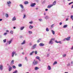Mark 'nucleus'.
Returning a JSON list of instances; mask_svg holds the SVG:
<instances>
[{
    "instance_id": "f257e3e1",
    "label": "nucleus",
    "mask_w": 73,
    "mask_h": 73,
    "mask_svg": "<svg viewBox=\"0 0 73 73\" xmlns=\"http://www.w3.org/2000/svg\"><path fill=\"white\" fill-rule=\"evenodd\" d=\"M11 3L12 2L10 1H8L7 2V4L8 7H11Z\"/></svg>"
},
{
    "instance_id": "f03ea898",
    "label": "nucleus",
    "mask_w": 73,
    "mask_h": 73,
    "mask_svg": "<svg viewBox=\"0 0 73 73\" xmlns=\"http://www.w3.org/2000/svg\"><path fill=\"white\" fill-rule=\"evenodd\" d=\"M36 3H31V4L30 5V6L32 7H34L35 5H36Z\"/></svg>"
},
{
    "instance_id": "7ed1b4c3",
    "label": "nucleus",
    "mask_w": 73,
    "mask_h": 73,
    "mask_svg": "<svg viewBox=\"0 0 73 73\" xmlns=\"http://www.w3.org/2000/svg\"><path fill=\"white\" fill-rule=\"evenodd\" d=\"M37 64V61L36 60H34V61L33 62V65H35Z\"/></svg>"
},
{
    "instance_id": "20e7f679",
    "label": "nucleus",
    "mask_w": 73,
    "mask_h": 73,
    "mask_svg": "<svg viewBox=\"0 0 73 73\" xmlns=\"http://www.w3.org/2000/svg\"><path fill=\"white\" fill-rule=\"evenodd\" d=\"M36 47V44H35L33 47L31 48V49H35Z\"/></svg>"
},
{
    "instance_id": "39448f33",
    "label": "nucleus",
    "mask_w": 73,
    "mask_h": 73,
    "mask_svg": "<svg viewBox=\"0 0 73 73\" xmlns=\"http://www.w3.org/2000/svg\"><path fill=\"white\" fill-rule=\"evenodd\" d=\"M70 37L68 36L67 38H66L64 39V40H66L67 41H69L70 40Z\"/></svg>"
},
{
    "instance_id": "423d86ee",
    "label": "nucleus",
    "mask_w": 73,
    "mask_h": 73,
    "mask_svg": "<svg viewBox=\"0 0 73 73\" xmlns=\"http://www.w3.org/2000/svg\"><path fill=\"white\" fill-rule=\"evenodd\" d=\"M3 66L2 64L0 65V69L1 70H3Z\"/></svg>"
},
{
    "instance_id": "0eeeda50",
    "label": "nucleus",
    "mask_w": 73,
    "mask_h": 73,
    "mask_svg": "<svg viewBox=\"0 0 73 73\" xmlns=\"http://www.w3.org/2000/svg\"><path fill=\"white\" fill-rule=\"evenodd\" d=\"M12 39L10 40L9 41H8L7 42L8 43V44H9V45L11 44V43L12 42Z\"/></svg>"
},
{
    "instance_id": "6e6552de",
    "label": "nucleus",
    "mask_w": 73,
    "mask_h": 73,
    "mask_svg": "<svg viewBox=\"0 0 73 73\" xmlns=\"http://www.w3.org/2000/svg\"><path fill=\"white\" fill-rule=\"evenodd\" d=\"M15 53H16V52L13 51L12 54V57H14V54H15Z\"/></svg>"
},
{
    "instance_id": "1a4fd4ad",
    "label": "nucleus",
    "mask_w": 73,
    "mask_h": 73,
    "mask_svg": "<svg viewBox=\"0 0 73 73\" xmlns=\"http://www.w3.org/2000/svg\"><path fill=\"white\" fill-rule=\"evenodd\" d=\"M53 40V39H51L50 41L49 42V44H52L53 43H52V40Z\"/></svg>"
},
{
    "instance_id": "9d476101",
    "label": "nucleus",
    "mask_w": 73,
    "mask_h": 73,
    "mask_svg": "<svg viewBox=\"0 0 73 73\" xmlns=\"http://www.w3.org/2000/svg\"><path fill=\"white\" fill-rule=\"evenodd\" d=\"M52 6H53L52 5H50L48 6L47 8H51V7H52Z\"/></svg>"
},
{
    "instance_id": "9b49d317",
    "label": "nucleus",
    "mask_w": 73,
    "mask_h": 73,
    "mask_svg": "<svg viewBox=\"0 0 73 73\" xmlns=\"http://www.w3.org/2000/svg\"><path fill=\"white\" fill-rule=\"evenodd\" d=\"M47 69H48V70H51V67H50V66H48L47 67Z\"/></svg>"
},
{
    "instance_id": "f8f14e48",
    "label": "nucleus",
    "mask_w": 73,
    "mask_h": 73,
    "mask_svg": "<svg viewBox=\"0 0 73 73\" xmlns=\"http://www.w3.org/2000/svg\"><path fill=\"white\" fill-rule=\"evenodd\" d=\"M56 1H54V2L52 3V6L53 5H56Z\"/></svg>"
},
{
    "instance_id": "ddd939ff",
    "label": "nucleus",
    "mask_w": 73,
    "mask_h": 73,
    "mask_svg": "<svg viewBox=\"0 0 73 73\" xmlns=\"http://www.w3.org/2000/svg\"><path fill=\"white\" fill-rule=\"evenodd\" d=\"M9 71H11V70H12V67H11V66H9Z\"/></svg>"
},
{
    "instance_id": "4468645a",
    "label": "nucleus",
    "mask_w": 73,
    "mask_h": 73,
    "mask_svg": "<svg viewBox=\"0 0 73 73\" xmlns=\"http://www.w3.org/2000/svg\"><path fill=\"white\" fill-rule=\"evenodd\" d=\"M37 60L39 61H41V60H40V58L39 56H37Z\"/></svg>"
},
{
    "instance_id": "2eb2a0df",
    "label": "nucleus",
    "mask_w": 73,
    "mask_h": 73,
    "mask_svg": "<svg viewBox=\"0 0 73 73\" xmlns=\"http://www.w3.org/2000/svg\"><path fill=\"white\" fill-rule=\"evenodd\" d=\"M16 20V17H14L12 19V21H15Z\"/></svg>"
},
{
    "instance_id": "dca6fc26",
    "label": "nucleus",
    "mask_w": 73,
    "mask_h": 73,
    "mask_svg": "<svg viewBox=\"0 0 73 73\" xmlns=\"http://www.w3.org/2000/svg\"><path fill=\"white\" fill-rule=\"evenodd\" d=\"M44 46V44L43 43H40L39 44V46Z\"/></svg>"
},
{
    "instance_id": "f3484780",
    "label": "nucleus",
    "mask_w": 73,
    "mask_h": 73,
    "mask_svg": "<svg viewBox=\"0 0 73 73\" xmlns=\"http://www.w3.org/2000/svg\"><path fill=\"white\" fill-rule=\"evenodd\" d=\"M24 4H28L29 3V2L28 1H25L24 3Z\"/></svg>"
},
{
    "instance_id": "a211bd4d",
    "label": "nucleus",
    "mask_w": 73,
    "mask_h": 73,
    "mask_svg": "<svg viewBox=\"0 0 73 73\" xmlns=\"http://www.w3.org/2000/svg\"><path fill=\"white\" fill-rule=\"evenodd\" d=\"M14 62V60H12L11 61V65H13V62Z\"/></svg>"
},
{
    "instance_id": "6ab92c4d",
    "label": "nucleus",
    "mask_w": 73,
    "mask_h": 73,
    "mask_svg": "<svg viewBox=\"0 0 73 73\" xmlns=\"http://www.w3.org/2000/svg\"><path fill=\"white\" fill-rule=\"evenodd\" d=\"M33 28V26H32V25H30L29 26V28L30 29H32Z\"/></svg>"
},
{
    "instance_id": "aec40b11",
    "label": "nucleus",
    "mask_w": 73,
    "mask_h": 73,
    "mask_svg": "<svg viewBox=\"0 0 73 73\" xmlns=\"http://www.w3.org/2000/svg\"><path fill=\"white\" fill-rule=\"evenodd\" d=\"M44 18L45 19L47 20V19H49V17H48V16H46L44 17Z\"/></svg>"
},
{
    "instance_id": "412c9836",
    "label": "nucleus",
    "mask_w": 73,
    "mask_h": 73,
    "mask_svg": "<svg viewBox=\"0 0 73 73\" xmlns=\"http://www.w3.org/2000/svg\"><path fill=\"white\" fill-rule=\"evenodd\" d=\"M19 6L21 7V8H24V6L21 4L19 5Z\"/></svg>"
},
{
    "instance_id": "4be33fe9",
    "label": "nucleus",
    "mask_w": 73,
    "mask_h": 73,
    "mask_svg": "<svg viewBox=\"0 0 73 73\" xmlns=\"http://www.w3.org/2000/svg\"><path fill=\"white\" fill-rule=\"evenodd\" d=\"M52 33V34L54 35L55 34V32L54 31H53V30H51Z\"/></svg>"
},
{
    "instance_id": "5701e85b",
    "label": "nucleus",
    "mask_w": 73,
    "mask_h": 73,
    "mask_svg": "<svg viewBox=\"0 0 73 73\" xmlns=\"http://www.w3.org/2000/svg\"><path fill=\"white\" fill-rule=\"evenodd\" d=\"M68 27V25H65L63 26V28H66Z\"/></svg>"
},
{
    "instance_id": "b1692460",
    "label": "nucleus",
    "mask_w": 73,
    "mask_h": 73,
    "mask_svg": "<svg viewBox=\"0 0 73 73\" xmlns=\"http://www.w3.org/2000/svg\"><path fill=\"white\" fill-rule=\"evenodd\" d=\"M24 28H25V27H21L20 28L21 30H23V29H24Z\"/></svg>"
},
{
    "instance_id": "393cba45",
    "label": "nucleus",
    "mask_w": 73,
    "mask_h": 73,
    "mask_svg": "<svg viewBox=\"0 0 73 73\" xmlns=\"http://www.w3.org/2000/svg\"><path fill=\"white\" fill-rule=\"evenodd\" d=\"M25 43V40H24L23 42L22 43H21V45H23V44H24Z\"/></svg>"
},
{
    "instance_id": "a878e982",
    "label": "nucleus",
    "mask_w": 73,
    "mask_h": 73,
    "mask_svg": "<svg viewBox=\"0 0 73 73\" xmlns=\"http://www.w3.org/2000/svg\"><path fill=\"white\" fill-rule=\"evenodd\" d=\"M34 52H35L34 51L30 53V55H32V54H33L34 53Z\"/></svg>"
},
{
    "instance_id": "bb28decb",
    "label": "nucleus",
    "mask_w": 73,
    "mask_h": 73,
    "mask_svg": "<svg viewBox=\"0 0 73 73\" xmlns=\"http://www.w3.org/2000/svg\"><path fill=\"white\" fill-rule=\"evenodd\" d=\"M18 66H19V67H21L22 66V64H18Z\"/></svg>"
},
{
    "instance_id": "cd10ccee",
    "label": "nucleus",
    "mask_w": 73,
    "mask_h": 73,
    "mask_svg": "<svg viewBox=\"0 0 73 73\" xmlns=\"http://www.w3.org/2000/svg\"><path fill=\"white\" fill-rule=\"evenodd\" d=\"M57 64V62H55L53 64V65H55V64Z\"/></svg>"
},
{
    "instance_id": "c85d7f7f",
    "label": "nucleus",
    "mask_w": 73,
    "mask_h": 73,
    "mask_svg": "<svg viewBox=\"0 0 73 73\" xmlns=\"http://www.w3.org/2000/svg\"><path fill=\"white\" fill-rule=\"evenodd\" d=\"M5 16L6 17H9V16H8V14H6Z\"/></svg>"
},
{
    "instance_id": "c756f323",
    "label": "nucleus",
    "mask_w": 73,
    "mask_h": 73,
    "mask_svg": "<svg viewBox=\"0 0 73 73\" xmlns=\"http://www.w3.org/2000/svg\"><path fill=\"white\" fill-rule=\"evenodd\" d=\"M29 34H32V31H29Z\"/></svg>"
},
{
    "instance_id": "7c9ffc66",
    "label": "nucleus",
    "mask_w": 73,
    "mask_h": 73,
    "mask_svg": "<svg viewBox=\"0 0 73 73\" xmlns=\"http://www.w3.org/2000/svg\"><path fill=\"white\" fill-rule=\"evenodd\" d=\"M10 33H11V34H13V31H11L10 32Z\"/></svg>"
},
{
    "instance_id": "2f4dec72",
    "label": "nucleus",
    "mask_w": 73,
    "mask_h": 73,
    "mask_svg": "<svg viewBox=\"0 0 73 73\" xmlns=\"http://www.w3.org/2000/svg\"><path fill=\"white\" fill-rule=\"evenodd\" d=\"M40 41H41V39H39L37 40V42H40Z\"/></svg>"
},
{
    "instance_id": "473e14b6",
    "label": "nucleus",
    "mask_w": 73,
    "mask_h": 73,
    "mask_svg": "<svg viewBox=\"0 0 73 73\" xmlns=\"http://www.w3.org/2000/svg\"><path fill=\"white\" fill-rule=\"evenodd\" d=\"M21 12H25V9H23V10L21 11Z\"/></svg>"
},
{
    "instance_id": "72a5a7b5",
    "label": "nucleus",
    "mask_w": 73,
    "mask_h": 73,
    "mask_svg": "<svg viewBox=\"0 0 73 73\" xmlns=\"http://www.w3.org/2000/svg\"><path fill=\"white\" fill-rule=\"evenodd\" d=\"M17 73V70H15V71L13 73Z\"/></svg>"
},
{
    "instance_id": "f704fd0d",
    "label": "nucleus",
    "mask_w": 73,
    "mask_h": 73,
    "mask_svg": "<svg viewBox=\"0 0 73 73\" xmlns=\"http://www.w3.org/2000/svg\"><path fill=\"white\" fill-rule=\"evenodd\" d=\"M6 40H7V39H6L4 40H3L4 42V43L6 42Z\"/></svg>"
},
{
    "instance_id": "c9c22d12",
    "label": "nucleus",
    "mask_w": 73,
    "mask_h": 73,
    "mask_svg": "<svg viewBox=\"0 0 73 73\" xmlns=\"http://www.w3.org/2000/svg\"><path fill=\"white\" fill-rule=\"evenodd\" d=\"M13 68L14 69H16V67L15 66H13Z\"/></svg>"
},
{
    "instance_id": "e433bc0d",
    "label": "nucleus",
    "mask_w": 73,
    "mask_h": 73,
    "mask_svg": "<svg viewBox=\"0 0 73 73\" xmlns=\"http://www.w3.org/2000/svg\"><path fill=\"white\" fill-rule=\"evenodd\" d=\"M46 31H47V32L49 31V29H48V28H46Z\"/></svg>"
},
{
    "instance_id": "4c0bfd02",
    "label": "nucleus",
    "mask_w": 73,
    "mask_h": 73,
    "mask_svg": "<svg viewBox=\"0 0 73 73\" xmlns=\"http://www.w3.org/2000/svg\"><path fill=\"white\" fill-rule=\"evenodd\" d=\"M29 23H30V24H32L33 23V21H31V22H29Z\"/></svg>"
},
{
    "instance_id": "58836bf2",
    "label": "nucleus",
    "mask_w": 73,
    "mask_h": 73,
    "mask_svg": "<svg viewBox=\"0 0 73 73\" xmlns=\"http://www.w3.org/2000/svg\"><path fill=\"white\" fill-rule=\"evenodd\" d=\"M73 2H71L68 4L69 5H70V4H73Z\"/></svg>"
},
{
    "instance_id": "ea45409f",
    "label": "nucleus",
    "mask_w": 73,
    "mask_h": 73,
    "mask_svg": "<svg viewBox=\"0 0 73 73\" xmlns=\"http://www.w3.org/2000/svg\"><path fill=\"white\" fill-rule=\"evenodd\" d=\"M66 54H64L63 55V57H65L66 56Z\"/></svg>"
},
{
    "instance_id": "a19ab883",
    "label": "nucleus",
    "mask_w": 73,
    "mask_h": 73,
    "mask_svg": "<svg viewBox=\"0 0 73 73\" xmlns=\"http://www.w3.org/2000/svg\"><path fill=\"white\" fill-rule=\"evenodd\" d=\"M7 33H4V35L5 36V35H7Z\"/></svg>"
},
{
    "instance_id": "79ce46f5",
    "label": "nucleus",
    "mask_w": 73,
    "mask_h": 73,
    "mask_svg": "<svg viewBox=\"0 0 73 73\" xmlns=\"http://www.w3.org/2000/svg\"><path fill=\"white\" fill-rule=\"evenodd\" d=\"M25 60H26L27 61H28V59L27 58V57H25Z\"/></svg>"
},
{
    "instance_id": "37998d69",
    "label": "nucleus",
    "mask_w": 73,
    "mask_h": 73,
    "mask_svg": "<svg viewBox=\"0 0 73 73\" xmlns=\"http://www.w3.org/2000/svg\"><path fill=\"white\" fill-rule=\"evenodd\" d=\"M73 15H71V19H72H72H73Z\"/></svg>"
},
{
    "instance_id": "c03bdc74",
    "label": "nucleus",
    "mask_w": 73,
    "mask_h": 73,
    "mask_svg": "<svg viewBox=\"0 0 73 73\" xmlns=\"http://www.w3.org/2000/svg\"><path fill=\"white\" fill-rule=\"evenodd\" d=\"M25 17H26L25 15H24V16L23 17V19H24L25 18Z\"/></svg>"
},
{
    "instance_id": "a18cd8bd",
    "label": "nucleus",
    "mask_w": 73,
    "mask_h": 73,
    "mask_svg": "<svg viewBox=\"0 0 73 73\" xmlns=\"http://www.w3.org/2000/svg\"><path fill=\"white\" fill-rule=\"evenodd\" d=\"M55 42L56 43H58V42L57 40H55Z\"/></svg>"
},
{
    "instance_id": "49530a36",
    "label": "nucleus",
    "mask_w": 73,
    "mask_h": 73,
    "mask_svg": "<svg viewBox=\"0 0 73 73\" xmlns=\"http://www.w3.org/2000/svg\"><path fill=\"white\" fill-rule=\"evenodd\" d=\"M39 20L40 21H42V19H39Z\"/></svg>"
},
{
    "instance_id": "de8ad7c7",
    "label": "nucleus",
    "mask_w": 73,
    "mask_h": 73,
    "mask_svg": "<svg viewBox=\"0 0 73 73\" xmlns=\"http://www.w3.org/2000/svg\"><path fill=\"white\" fill-rule=\"evenodd\" d=\"M35 54H37V51H36L35 52Z\"/></svg>"
},
{
    "instance_id": "09e8293b",
    "label": "nucleus",
    "mask_w": 73,
    "mask_h": 73,
    "mask_svg": "<svg viewBox=\"0 0 73 73\" xmlns=\"http://www.w3.org/2000/svg\"><path fill=\"white\" fill-rule=\"evenodd\" d=\"M58 43L61 44V41H59V42H58Z\"/></svg>"
},
{
    "instance_id": "8fccbe9b",
    "label": "nucleus",
    "mask_w": 73,
    "mask_h": 73,
    "mask_svg": "<svg viewBox=\"0 0 73 73\" xmlns=\"http://www.w3.org/2000/svg\"><path fill=\"white\" fill-rule=\"evenodd\" d=\"M59 25H62V23L60 22V23Z\"/></svg>"
},
{
    "instance_id": "3c124183",
    "label": "nucleus",
    "mask_w": 73,
    "mask_h": 73,
    "mask_svg": "<svg viewBox=\"0 0 73 73\" xmlns=\"http://www.w3.org/2000/svg\"><path fill=\"white\" fill-rule=\"evenodd\" d=\"M67 65H68V66H70V63H68V64Z\"/></svg>"
},
{
    "instance_id": "603ef678",
    "label": "nucleus",
    "mask_w": 73,
    "mask_h": 73,
    "mask_svg": "<svg viewBox=\"0 0 73 73\" xmlns=\"http://www.w3.org/2000/svg\"><path fill=\"white\" fill-rule=\"evenodd\" d=\"M71 49L72 50H73V46H72V48H71Z\"/></svg>"
},
{
    "instance_id": "864d4df0",
    "label": "nucleus",
    "mask_w": 73,
    "mask_h": 73,
    "mask_svg": "<svg viewBox=\"0 0 73 73\" xmlns=\"http://www.w3.org/2000/svg\"><path fill=\"white\" fill-rule=\"evenodd\" d=\"M53 25H51V27L52 28L53 27Z\"/></svg>"
},
{
    "instance_id": "5fc2aeb1",
    "label": "nucleus",
    "mask_w": 73,
    "mask_h": 73,
    "mask_svg": "<svg viewBox=\"0 0 73 73\" xmlns=\"http://www.w3.org/2000/svg\"><path fill=\"white\" fill-rule=\"evenodd\" d=\"M73 61H72L71 62V64H73Z\"/></svg>"
},
{
    "instance_id": "6e6d98bb",
    "label": "nucleus",
    "mask_w": 73,
    "mask_h": 73,
    "mask_svg": "<svg viewBox=\"0 0 73 73\" xmlns=\"http://www.w3.org/2000/svg\"><path fill=\"white\" fill-rule=\"evenodd\" d=\"M47 57H49V54H47Z\"/></svg>"
},
{
    "instance_id": "4d7b16f0",
    "label": "nucleus",
    "mask_w": 73,
    "mask_h": 73,
    "mask_svg": "<svg viewBox=\"0 0 73 73\" xmlns=\"http://www.w3.org/2000/svg\"><path fill=\"white\" fill-rule=\"evenodd\" d=\"M35 70H37V67L35 68Z\"/></svg>"
},
{
    "instance_id": "13d9d810",
    "label": "nucleus",
    "mask_w": 73,
    "mask_h": 73,
    "mask_svg": "<svg viewBox=\"0 0 73 73\" xmlns=\"http://www.w3.org/2000/svg\"><path fill=\"white\" fill-rule=\"evenodd\" d=\"M68 19H69L68 18L66 19V21H68Z\"/></svg>"
},
{
    "instance_id": "bf43d9fd",
    "label": "nucleus",
    "mask_w": 73,
    "mask_h": 73,
    "mask_svg": "<svg viewBox=\"0 0 73 73\" xmlns=\"http://www.w3.org/2000/svg\"><path fill=\"white\" fill-rule=\"evenodd\" d=\"M2 20H3V19H0V21H1Z\"/></svg>"
},
{
    "instance_id": "052dcab7",
    "label": "nucleus",
    "mask_w": 73,
    "mask_h": 73,
    "mask_svg": "<svg viewBox=\"0 0 73 73\" xmlns=\"http://www.w3.org/2000/svg\"><path fill=\"white\" fill-rule=\"evenodd\" d=\"M48 10V9H45V11H47Z\"/></svg>"
},
{
    "instance_id": "680f3d73",
    "label": "nucleus",
    "mask_w": 73,
    "mask_h": 73,
    "mask_svg": "<svg viewBox=\"0 0 73 73\" xmlns=\"http://www.w3.org/2000/svg\"><path fill=\"white\" fill-rule=\"evenodd\" d=\"M6 32H9V31H8V30H6Z\"/></svg>"
},
{
    "instance_id": "e2e57ef3",
    "label": "nucleus",
    "mask_w": 73,
    "mask_h": 73,
    "mask_svg": "<svg viewBox=\"0 0 73 73\" xmlns=\"http://www.w3.org/2000/svg\"><path fill=\"white\" fill-rule=\"evenodd\" d=\"M13 29H16V27H13Z\"/></svg>"
},
{
    "instance_id": "0e129e2a",
    "label": "nucleus",
    "mask_w": 73,
    "mask_h": 73,
    "mask_svg": "<svg viewBox=\"0 0 73 73\" xmlns=\"http://www.w3.org/2000/svg\"><path fill=\"white\" fill-rule=\"evenodd\" d=\"M37 69H38V67H37Z\"/></svg>"
},
{
    "instance_id": "69168bd1",
    "label": "nucleus",
    "mask_w": 73,
    "mask_h": 73,
    "mask_svg": "<svg viewBox=\"0 0 73 73\" xmlns=\"http://www.w3.org/2000/svg\"><path fill=\"white\" fill-rule=\"evenodd\" d=\"M15 56H16V55H17V54H16V53H15Z\"/></svg>"
},
{
    "instance_id": "338daca9",
    "label": "nucleus",
    "mask_w": 73,
    "mask_h": 73,
    "mask_svg": "<svg viewBox=\"0 0 73 73\" xmlns=\"http://www.w3.org/2000/svg\"><path fill=\"white\" fill-rule=\"evenodd\" d=\"M22 54H24V52H23Z\"/></svg>"
},
{
    "instance_id": "774afa93",
    "label": "nucleus",
    "mask_w": 73,
    "mask_h": 73,
    "mask_svg": "<svg viewBox=\"0 0 73 73\" xmlns=\"http://www.w3.org/2000/svg\"><path fill=\"white\" fill-rule=\"evenodd\" d=\"M37 3H38V1H37Z\"/></svg>"
}]
</instances>
